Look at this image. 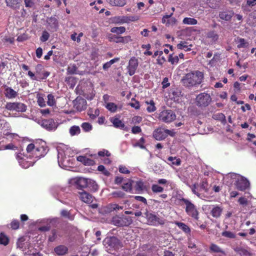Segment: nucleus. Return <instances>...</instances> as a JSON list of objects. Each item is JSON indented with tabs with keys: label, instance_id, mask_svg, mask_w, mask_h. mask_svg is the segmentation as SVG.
<instances>
[{
	"label": "nucleus",
	"instance_id": "b1692460",
	"mask_svg": "<svg viewBox=\"0 0 256 256\" xmlns=\"http://www.w3.org/2000/svg\"><path fill=\"white\" fill-rule=\"evenodd\" d=\"M94 197L90 194L84 191L81 192V200L87 204H90L93 202Z\"/></svg>",
	"mask_w": 256,
	"mask_h": 256
},
{
	"label": "nucleus",
	"instance_id": "4c0bfd02",
	"mask_svg": "<svg viewBox=\"0 0 256 256\" xmlns=\"http://www.w3.org/2000/svg\"><path fill=\"white\" fill-rule=\"evenodd\" d=\"M192 193L196 194L198 198H200L201 194L200 192L198 183H195L192 186H190Z\"/></svg>",
	"mask_w": 256,
	"mask_h": 256
},
{
	"label": "nucleus",
	"instance_id": "f8f14e48",
	"mask_svg": "<svg viewBox=\"0 0 256 256\" xmlns=\"http://www.w3.org/2000/svg\"><path fill=\"white\" fill-rule=\"evenodd\" d=\"M138 60L135 56L132 57L129 60L128 66H127V72L130 76H133L138 68Z\"/></svg>",
	"mask_w": 256,
	"mask_h": 256
},
{
	"label": "nucleus",
	"instance_id": "09e8293b",
	"mask_svg": "<svg viewBox=\"0 0 256 256\" xmlns=\"http://www.w3.org/2000/svg\"><path fill=\"white\" fill-rule=\"evenodd\" d=\"M208 4L212 8H216L219 6L220 0H208Z\"/></svg>",
	"mask_w": 256,
	"mask_h": 256
},
{
	"label": "nucleus",
	"instance_id": "a19ab883",
	"mask_svg": "<svg viewBox=\"0 0 256 256\" xmlns=\"http://www.w3.org/2000/svg\"><path fill=\"white\" fill-rule=\"evenodd\" d=\"M238 48H246L248 46L249 44L243 38H238Z\"/></svg>",
	"mask_w": 256,
	"mask_h": 256
},
{
	"label": "nucleus",
	"instance_id": "69168bd1",
	"mask_svg": "<svg viewBox=\"0 0 256 256\" xmlns=\"http://www.w3.org/2000/svg\"><path fill=\"white\" fill-rule=\"evenodd\" d=\"M50 37V34L46 31H44L42 36L40 38V40L42 42H45L48 40Z\"/></svg>",
	"mask_w": 256,
	"mask_h": 256
},
{
	"label": "nucleus",
	"instance_id": "774afa93",
	"mask_svg": "<svg viewBox=\"0 0 256 256\" xmlns=\"http://www.w3.org/2000/svg\"><path fill=\"white\" fill-rule=\"evenodd\" d=\"M52 235L49 236L48 241L50 242H52L54 241L57 237L56 236V230H52L51 231Z\"/></svg>",
	"mask_w": 256,
	"mask_h": 256
},
{
	"label": "nucleus",
	"instance_id": "dca6fc26",
	"mask_svg": "<svg viewBox=\"0 0 256 256\" xmlns=\"http://www.w3.org/2000/svg\"><path fill=\"white\" fill-rule=\"evenodd\" d=\"M81 94H82L88 100L93 99L94 94L93 85L90 82H88V88L86 90L84 89L82 90H81Z\"/></svg>",
	"mask_w": 256,
	"mask_h": 256
},
{
	"label": "nucleus",
	"instance_id": "8fccbe9b",
	"mask_svg": "<svg viewBox=\"0 0 256 256\" xmlns=\"http://www.w3.org/2000/svg\"><path fill=\"white\" fill-rule=\"evenodd\" d=\"M60 214L62 216L67 218L70 220H73L74 218V216L72 215L70 212L66 210H62L60 212Z\"/></svg>",
	"mask_w": 256,
	"mask_h": 256
},
{
	"label": "nucleus",
	"instance_id": "3c124183",
	"mask_svg": "<svg viewBox=\"0 0 256 256\" xmlns=\"http://www.w3.org/2000/svg\"><path fill=\"white\" fill-rule=\"evenodd\" d=\"M70 134L72 136L78 134L80 132V128L78 126H74L70 128Z\"/></svg>",
	"mask_w": 256,
	"mask_h": 256
},
{
	"label": "nucleus",
	"instance_id": "6e6552de",
	"mask_svg": "<svg viewBox=\"0 0 256 256\" xmlns=\"http://www.w3.org/2000/svg\"><path fill=\"white\" fill-rule=\"evenodd\" d=\"M82 188H87L89 191L94 192L98 190V186L94 180L81 177V189Z\"/></svg>",
	"mask_w": 256,
	"mask_h": 256
},
{
	"label": "nucleus",
	"instance_id": "1a4fd4ad",
	"mask_svg": "<svg viewBox=\"0 0 256 256\" xmlns=\"http://www.w3.org/2000/svg\"><path fill=\"white\" fill-rule=\"evenodd\" d=\"M26 108L27 106L25 104L20 102H9L6 104V108L10 111L15 110L23 112L26 111Z\"/></svg>",
	"mask_w": 256,
	"mask_h": 256
},
{
	"label": "nucleus",
	"instance_id": "cd10ccee",
	"mask_svg": "<svg viewBox=\"0 0 256 256\" xmlns=\"http://www.w3.org/2000/svg\"><path fill=\"white\" fill-rule=\"evenodd\" d=\"M69 184L72 188L80 190V177L71 178L69 180Z\"/></svg>",
	"mask_w": 256,
	"mask_h": 256
},
{
	"label": "nucleus",
	"instance_id": "79ce46f5",
	"mask_svg": "<svg viewBox=\"0 0 256 256\" xmlns=\"http://www.w3.org/2000/svg\"><path fill=\"white\" fill-rule=\"evenodd\" d=\"M126 30L124 26L114 27L111 28L110 32L117 34H120L124 33Z\"/></svg>",
	"mask_w": 256,
	"mask_h": 256
},
{
	"label": "nucleus",
	"instance_id": "c9c22d12",
	"mask_svg": "<svg viewBox=\"0 0 256 256\" xmlns=\"http://www.w3.org/2000/svg\"><path fill=\"white\" fill-rule=\"evenodd\" d=\"M181 94V92L178 88H171L169 92L170 96L172 98H176L180 96Z\"/></svg>",
	"mask_w": 256,
	"mask_h": 256
},
{
	"label": "nucleus",
	"instance_id": "c756f323",
	"mask_svg": "<svg viewBox=\"0 0 256 256\" xmlns=\"http://www.w3.org/2000/svg\"><path fill=\"white\" fill-rule=\"evenodd\" d=\"M206 38L210 40L212 42H216L218 39V35L214 30H210L206 34Z\"/></svg>",
	"mask_w": 256,
	"mask_h": 256
},
{
	"label": "nucleus",
	"instance_id": "473e14b6",
	"mask_svg": "<svg viewBox=\"0 0 256 256\" xmlns=\"http://www.w3.org/2000/svg\"><path fill=\"white\" fill-rule=\"evenodd\" d=\"M176 224L186 234H189L190 232V228L185 224L182 222H175Z\"/></svg>",
	"mask_w": 256,
	"mask_h": 256
},
{
	"label": "nucleus",
	"instance_id": "423d86ee",
	"mask_svg": "<svg viewBox=\"0 0 256 256\" xmlns=\"http://www.w3.org/2000/svg\"><path fill=\"white\" fill-rule=\"evenodd\" d=\"M147 220V224L150 226H158V225H163L164 224V220L160 218L157 215L152 212H149L147 210L144 214Z\"/></svg>",
	"mask_w": 256,
	"mask_h": 256
},
{
	"label": "nucleus",
	"instance_id": "9b49d317",
	"mask_svg": "<svg viewBox=\"0 0 256 256\" xmlns=\"http://www.w3.org/2000/svg\"><path fill=\"white\" fill-rule=\"evenodd\" d=\"M138 16H116L112 18V22L116 24H123L129 23L130 22L138 20Z\"/></svg>",
	"mask_w": 256,
	"mask_h": 256
},
{
	"label": "nucleus",
	"instance_id": "37998d69",
	"mask_svg": "<svg viewBox=\"0 0 256 256\" xmlns=\"http://www.w3.org/2000/svg\"><path fill=\"white\" fill-rule=\"evenodd\" d=\"M48 100L47 104L50 106H56V100L54 96L52 94H48L47 96Z\"/></svg>",
	"mask_w": 256,
	"mask_h": 256
},
{
	"label": "nucleus",
	"instance_id": "4be33fe9",
	"mask_svg": "<svg viewBox=\"0 0 256 256\" xmlns=\"http://www.w3.org/2000/svg\"><path fill=\"white\" fill-rule=\"evenodd\" d=\"M46 22L48 26L54 30L56 31L58 27V22L56 16L48 18Z\"/></svg>",
	"mask_w": 256,
	"mask_h": 256
},
{
	"label": "nucleus",
	"instance_id": "393cba45",
	"mask_svg": "<svg viewBox=\"0 0 256 256\" xmlns=\"http://www.w3.org/2000/svg\"><path fill=\"white\" fill-rule=\"evenodd\" d=\"M222 208L219 206H214L210 211L212 216L215 218H220L222 212Z\"/></svg>",
	"mask_w": 256,
	"mask_h": 256
},
{
	"label": "nucleus",
	"instance_id": "2f4dec72",
	"mask_svg": "<svg viewBox=\"0 0 256 256\" xmlns=\"http://www.w3.org/2000/svg\"><path fill=\"white\" fill-rule=\"evenodd\" d=\"M192 45H188V42H181L177 45V48L180 50H184L186 52L190 51L192 50Z\"/></svg>",
	"mask_w": 256,
	"mask_h": 256
},
{
	"label": "nucleus",
	"instance_id": "bb28decb",
	"mask_svg": "<svg viewBox=\"0 0 256 256\" xmlns=\"http://www.w3.org/2000/svg\"><path fill=\"white\" fill-rule=\"evenodd\" d=\"M110 121L112 123L113 126L116 128H123L125 125L122 122L117 118H110Z\"/></svg>",
	"mask_w": 256,
	"mask_h": 256
},
{
	"label": "nucleus",
	"instance_id": "0e129e2a",
	"mask_svg": "<svg viewBox=\"0 0 256 256\" xmlns=\"http://www.w3.org/2000/svg\"><path fill=\"white\" fill-rule=\"evenodd\" d=\"M144 142H145V140L143 137H142L139 140V141L138 142H137L134 144V146H138L142 149L144 148H145V146H144Z\"/></svg>",
	"mask_w": 256,
	"mask_h": 256
},
{
	"label": "nucleus",
	"instance_id": "a18cd8bd",
	"mask_svg": "<svg viewBox=\"0 0 256 256\" xmlns=\"http://www.w3.org/2000/svg\"><path fill=\"white\" fill-rule=\"evenodd\" d=\"M136 190L139 192L144 190V183L142 180H138L136 182L134 186Z\"/></svg>",
	"mask_w": 256,
	"mask_h": 256
},
{
	"label": "nucleus",
	"instance_id": "39448f33",
	"mask_svg": "<svg viewBox=\"0 0 256 256\" xmlns=\"http://www.w3.org/2000/svg\"><path fill=\"white\" fill-rule=\"evenodd\" d=\"M212 101L210 94L205 92L198 94L196 98V104L199 108L208 106Z\"/></svg>",
	"mask_w": 256,
	"mask_h": 256
},
{
	"label": "nucleus",
	"instance_id": "7c9ffc66",
	"mask_svg": "<svg viewBox=\"0 0 256 256\" xmlns=\"http://www.w3.org/2000/svg\"><path fill=\"white\" fill-rule=\"evenodd\" d=\"M108 2L112 6L122 7L126 4V0H107Z\"/></svg>",
	"mask_w": 256,
	"mask_h": 256
},
{
	"label": "nucleus",
	"instance_id": "7ed1b4c3",
	"mask_svg": "<svg viewBox=\"0 0 256 256\" xmlns=\"http://www.w3.org/2000/svg\"><path fill=\"white\" fill-rule=\"evenodd\" d=\"M78 153L76 150L71 148L67 149L66 152L62 150L58 151V161L60 166L62 168L69 166L70 157H74Z\"/></svg>",
	"mask_w": 256,
	"mask_h": 256
},
{
	"label": "nucleus",
	"instance_id": "4d7b16f0",
	"mask_svg": "<svg viewBox=\"0 0 256 256\" xmlns=\"http://www.w3.org/2000/svg\"><path fill=\"white\" fill-rule=\"evenodd\" d=\"M66 81L70 85V88H73L76 85V79L73 76H70L67 78Z\"/></svg>",
	"mask_w": 256,
	"mask_h": 256
},
{
	"label": "nucleus",
	"instance_id": "f03ea898",
	"mask_svg": "<svg viewBox=\"0 0 256 256\" xmlns=\"http://www.w3.org/2000/svg\"><path fill=\"white\" fill-rule=\"evenodd\" d=\"M204 78L203 72L196 70L186 74L182 78L181 82L184 86L190 88L200 84Z\"/></svg>",
	"mask_w": 256,
	"mask_h": 256
},
{
	"label": "nucleus",
	"instance_id": "9d476101",
	"mask_svg": "<svg viewBox=\"0 0 256 256\" xmlns=\"http://www.w3.org/2000/svg\"><path fill=\"white\" fill-rule=\"evenodd\" d=\"M112 224L118 226H128L132 224V220L130 217L116 216L112 219Z\"/></svg>",
	"mask_w": 256,
	"mask_h": 256
},
{
	"label": "nucleus",
	"instance_id": "ea45409f",
	"mask_svg": "<svg viewBox=\"0 0 256 256\" xmlns=\"http://www.w3.org/2000/svg\"><path fill=\"white\" fill-rule=\"evenodd\" d=\"M182 23L188 25H196L198 24V20L192 18H184L182 20Z\"/></svg>",
	"mask_w": 256,
	"mask_h": 256
},
{
	"label": "nucleus",
	"instance_id": "c85d7f7f",
	"mask_svg": "<svg viewBox=\"0 0 256 256\" xmlns=\"http://www.w3.org/2000/svg\"><path fill=\"white\" fill-rule=\"evenodd\" d=\"M200 188V192H208L209 190V186L206 179H203L200 184H198Z\"/></svg>",
	"mask_w": 256,
	"mask_h": 256
},
{
	"label": "nucleus",
	"instance_id": "603ef678",
	"mask_svg": "<svg viewBox=\"0 0 256 256\" xmlns=\"http://www.w3.org/2000/svg\"><path fill=\"white\" fill-rule=\"evenodd\" d=\"M16 158L20 164L24 168H27L29 166V164H24V160L22 156V154H16Z\"/></svg>",
	"mask_w": 256,
	"mask_h": 256
},
{
	"label": "nucleus",
	"instance_id": "5701e85b",
	"mask_svg": "<svg viewBox=\"0 0 256 256\" xmlns=\"http://www.w3.org/2000/svg\"><path fill=\"white\" fill-rule=\"evenodd\" d=\"M6 6L14 10L19 9L21 0H5Z\"/></svg>",
	"mask_w": 256,
	"mask_h": 256
},
{
	"label": "nucleus",
	"instance_id": "6e6d98bb",
	"mask_svg": "<svg viewBox=\"0 0 256 256\" xmlns=\"http://www.w3.org/2000/svg\"><path fill=\"white\" fill-rule=\"evenodd\" d=\"M168 60L172 64H177L178 62L179 59L177 56H173L172 54H170Z\"/></svg>",
	"mask_w": 256,
	"mask_h": 256
},
{
	"label": "nucleus",
	"instance_id": "e433bc0d",
	"mask_svg": "<svg viewBox=\"0 0 256 256\" xmlns=\"http://www.w3.org/2000/svg\"><path fill=\"white\" fill-rule=\"evenodd\" d=\"M81 163L86 166H94L95 164V162L92 159L86 158V156H81Z\"/></svg>",
	"mask_w": 256,
	"mask_h": 256
},
{
	"label": "nucleus",
	"instance_id": "de8ad7c7",
	"mask_svg": "<svg viewBox=\"0 0 256 256\" xmlns=\"http://www.w3.org/2000/svg\"><path fill=\"white\" fill-rule=\"evenodd\" d=\"M106 108L112 112H115L118 108V106L114 102H108L106 106Z\"/></svg>",
	"mask_w": 256,
	"mask_h": 256
},
{
	"label": "nucleus",
	"instance_id": "f3484780",
	"mask_svg": "<svg viewBox=\"0 0 256 256\" xmlns=\"http://www.w3.org/2000/svg\"><path fill=\"white\" fill-rule=\"evenodd\" d=\"M104 245L112 248H117L120 244V240L116 236L106 238L104 239Z\"/></svg>",
	"mask_w": 256,
	"mask_h": 256
},
{
	"label": "nucleus",
	"instance_id": "ddd939ff",
	"mask_svg": "<svg viewBox=\"0 0 256 256\" xmlns=\"http://www.w3.org/2000/svg\"><path fill=\"white\" fill-rule=\"evenodd\" d=\"M41 126L48 131L54 130L57 128L58 123L54 119H44L41 122Z\"/></svg>",
	"mask_w": 256,
	"mask_h": 256
},
{
	"label": "nucleus",
	"instance_id": "f257e3e1",
	"mask_svg": "<svg viewBox=\"0 0 256 256\" xmlns=\"http://www.w3.org/2000/svg\"><path fill=\"white\" fill-rule=\"evenodd\" d=\"M48 150L46 142L41 140L36 141L34 143L30 144L26 147V152L30 154L32 157L37 158L44 156Z\"/></svg>",
	"mask_w": 256,
	"mask_h": 256
},
{
	"label": "nucleus",
	"instance_id": "864d4df0",
	"mask_svg": "<svg viewBox=\"0 0 256 256\" xmlns=\"http://www.w3.org/2000/svg\"><path fill=\"white\" fill-rule=\"evenodd\" d=\"M210 250L214 252L224 254V252L216 244H212L210 248Z\"/></svg>",
	"mask_w": 256,
	"mask_h": 256
},
{
	"label": "nucleus",
	"instance_id": "72a5a7b5",
	"mask_svg": "<svg viewBox=\"0 0 256 256\" xmlns=\"http://www.w3.org/2000/svg\"><path fill=\"white\" fill-rule=\"evenodd\" d=\"M146 103L148 105V106L146 108V110L148 112H152L156 110V108L155 106V103L154 100H151L149 102L148 100L146 101Z\"/></svg>",
	"mask_w": 256,
	"mask_h": 256
},
{
	"label": "nucleus",
	"instance_id": "bf43d9fd",
	"mask_svg": "<svg viewBox=\"0 0 256 256\" xmlns=\"http://www.w3.org/2000/svg\"><path fill=\"white\" fill-rule=\"evenodd\" d=\"M108 208L111 210H118L123 209L122 206H120L116 204H108Z\"/></svg>",
	"mask_w": 256,
	"mask_h": 256
},
{
	"label": "nucleus",
	"instance_id": "338daca9",
	"mask_svg": "<svg viewBox=\"0 0 256 256\" xmlns=\"http://www.w3.org/2000/svg\"><path fill=\"white\" fill-rule=\"evenodd\" d=\"M122 188L126 192H130L132 190L131 182H126L122 186Z\"/></svg>",
	"mask_w": 256,
	"mask_h": 256
},
{
	"label": "nucleus",
	"instance_id": "0eeeda50",
	"mask_svg": "<svg viewBox=\"0 0 256 256\" xmlns=\"http://www.w3.org/2000/svg\"><path fill=\"white\" fill-rule=\"evenodd\" d=\"M176 118L175 113L170 110H164L161 112L158 116L160 120L166 123H170L174 121Z\"/></svg>",
	"mask_w": 256,
	"mask_h": 256
},
{
	"label": "nucleus",
	"instance_id": "20e7f679",
	"mask_svg": "<svg viewBox=\"0 0 256 256\" xmlns=\"http://www.w3.org/2000/svg\"><path fill=\"white\" fill-rule=\"evenodd\" d=\"M180 201L186 204V212L188 216L194 220H198L199 219V212L196 206L188 199L182 198Z\"/></svg>",
	"mask_w": 256,
	"mask_h": 256
},
{
	"label": "nucleus",
	"instance_id": "49530a36",
	"mask_svg": "<svg viewBox=\"0 0 256 256\" xmlns=\"http://www.w3.org/2000/svg\"><path fill=\"white\" fill-rule=\"evenodd\" d=\"M36 98L37 102L40 107H45L46 106L45 100L42 94H38Z\"/></svg>",
	"mask_w": 256,
	"mask_h": 256
},
{
	"label": "nucleus",
	"instance_id": "5fc2aeb1",
	"mask_svg": "<svg viewBox=\"0 0 256 256\" xmlns=\"http://www.w3.org/2000/svg\"><path fill=\"white\" fill-rule=\"evenodd\" d=\"M111 195L114 198H123L125 196V194L122 191H115L113 192Z\"/></svg>",
	"mask_w": 256,
	"mask_h": 256
},
{
	"label": "nucleus",
	"instance_id": "aec40b11",
	"mask_svg": "<svg viewBox=\"0 0 256 256\" xmlns=\"http://www.w3.org/2000/svg\"><path fill=\"white\" fill-rule=\"evenodd\" d=\"M4 94L6 98L9 99H12L18 96V92L15 91L12 88L6 85H4Z\"/></svg>",
	"mask_w": 256,
	"mask_h": 256
},
{
	"label": "nucleus",
	"instance_id": "13d9d810",
	"mask_svg": "<svg viewBox=\"0 0 256 256\" xmlns=\"http://www.w3.org/2000/svg\"><path fill=\"white\" fill-rule=\"evenodd\" d=\"M235 251L240 256H247L250 254L249 252L246 250L242 248H238L235 250Z\"/></svg>",
	"mask_w": 256,
	"mask_h": 256
},
{
	"label": "nucleus",
	"instance_id": "412c9836",
	"mask_svg": "<svg viewBox=\"0 0 256 256\" xmlns=\"http://www.w3.org/2000/svg\"><path fill=\"white\" fill-rule=\"evenodd\" d=\"M112 38V40L116 43L127 44L132 40L130 36H121L114 35Z\"/></svg>",
	"mask_w": 256,
	"mask_h": 256
},
{
	"label": "nucleus",
	"instance_id": "680f3d73",
	"mask_svg": "<svg viewBox=\"0 0 256 256\" xmlns=\"http://www.w3.org/2000/svg\"><path fill=\"white\" fill-rule=\"evenodd\" d=\"M222 235L223 236L230 238H236L235 234L230 231H224L222 233Z\"/></svg>",
	"mask_w": 256,
	"mask_h": 256
},
{
	"label": "nucleus",
	"instance_id": "a211bd4d",
	"mask_svg": "<svg viewBox=\"0 0 256 256\" xmlns=\"http://www.w3.org/2000/svg\"><path fill=\"white\" fill-rule=\"evenodd\" d=\"M152 136L157 140H162L166 138L165 128L160 127L156 129L152 134Z\"/></svg>",
	"mask_w": 256,
	"mask_h": 256
},
{
	"label": "nucleus",
	"instance_id": "6ab92c4d",
	"mask_svg": "<svg viewBox=\"0 0 256 256\" xmlns=\"http://www.w3.org/2000/svg\"><path fill=\"white\" fill-rule=\"evenodd\" d=\"M234 15V12L232 10H225L220 12L218 14L219 17L221 20L226 21L230 20Z\"/></svg>",
	"mask_w": 256,
	"mask_h": 256
},
{
	"label": "nucleus",
	"instance_id": "c03bdc74",
	"mask_svg": "<svg viewBox=\"0 0 256 256\" xmlns=\"http://www.w3.org/2000/svg\"><path fill=\"white\" fill-rule=\"evenodd\" d=\"M9 242L8 237L4 233H0V244L6 246Z\"/></svg>",
	"mask_w": 256,
	"mask_h": 256
},
{
	"label": "nucleus",
	"instance_id": "e2e57ef3",
	"mask_svg": "<svg viewBox=\"0 0 256 256\" xmlns=\"http://www.w3.org/2000/svg\"><path fill=\"white\" fill-rule=\"evenodd\" d=\"M10 226L11 228H12V230H17L19 228L20 222H18V220H12V222H11V223L10 224Z\"/></svg>",
	"mask_w": 256,
	"mask_h": 256
},
{
	"label": "nucleus",
	"instance_id": "58836bf2",
	"mask_svg": "<svg viewBox=\"0 0 256 256\" xmlns=\"http://www.w3.org/2000/svg\"><path fill=\"white\" fill-rule=\"evenodd\" d=\"M213 118L216 120H218L223 124H226V116L224 114L222 113H218L216 114H214L213 116Z\"/></svg>",
	"mask_w": 256,
	"mask_h": 256
},
{
	"label": "nucleus",
	"instance_id": "2eb2a0df",
	"mask_svg": "<svg viewBox=\"0 0 256 256\" xmlns=\"http://www.w3.org/2000/svg\"><path fill=\"white\" fill-rule=\"evenodd\" d=\"M234 184L238 190L244 191L250 187V184L246 178L242 177L236 182Z\"/></svg>",
	"mask_w": 256,
	"mask_h": 256
},
{
	"label": "nucleus",
	"instance_id": "f704fd0d",
	"mask_svg": "<svg viewBox=\"0 0 256 256\" xmlns=\"http://www.w3.org/2000/svg\"><path fill=\"white\" fill-rule=\"evenodd\" d=\"M119 58H115L110 61L104 63L103 64L102 68L104 70H107L109 68H110L112 64H114L115 62H118L120 60Z\"/></svg>",
	"mask_w": 256,
	"mask_h": 256
},
{
	"label": "nucleus",
	"instance_id": "4468645a",
	"mask_svg": "<svg viewBox=\"0 0 256 256\" xmlns=\"http://www.w3.org/2000/svg\"><path fill=\"white\" fill-rule=\"evenodd\" d=\"M158 184H153L152 186V190L154 193H160L164 192V188L160 186L159 184H162L168 186L170 184V182L164 178H160L158 180Z\"/></svg>",
	"mask_w": 256,
	"mask_h": 256
},
{
	"label": "nucleus",
	"instance_id": "a878e982",
	"mask_svg": "<svg viewBox=\"0 0 256 256\" xmlns=\"http://www.w3.org/2000/svg\"><path fill=\"white\" fill-rule=\"evenodd\" d=\"M56 254L59 256H63L68 252V248L64 245H60L54 248Z\"/></svg>",
	"mask_w": 256,
	"mask_h": 256
},
{
	"label": "nucleus",
	"instance_id": "052dcab7",
	"mask_svg": "<svg viewBox=\"0 0 256 256\" xmlns=\"http://www.w3.org/2000/svg\"><path fill=\"white\" fill-rule=\"evenodd\" d=\"M81 126L84 131L88 132L92 130V126L88 122H84L82 124Z\"/></svg>",
	"mask_w": 256,
	"mask_h": 256
}]
</instances>
